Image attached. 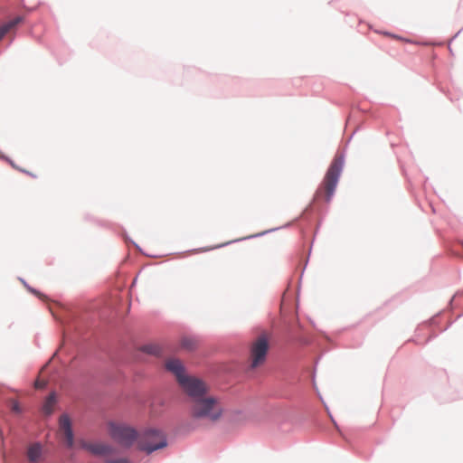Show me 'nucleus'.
Wrapping results in <instances>:
<instances>
[{
    "mask_svg": "<svg viewBox=\"0 0 463 463\" xmlns=\"http://www.w3.org/2000/svg\"><path fill=\"white\" fill-rule=\"evenodd\" d=\"M1 414H2V417H3L4 420H5L7 424H10L9 420H8V418H7V416H6V414H5V412L4 411V410H1Z\"/></svg>",
    "mask_w": 463,
    "mask_h": 463,
    "instance_id": "40",
    "label": "nucleus"
},
{
    "mask_svg": "<svg viewBox=\"0 0 463 463\" xmlns=\"http://www.w3.org/2000/svg\"><path fill=\"white\" fill-rule=\"evenodd\" d=\"M463 298V288L462 289H459L458 290L454 295L453 297L449 299V305H448V307L449 308L450 311L454 310L455 308L458 307L459 305L458 304H456L455 303V298Z\"/></svg>",
    "mask_w": 463,
    "mask_h": 463,
    "instance_id": "26",
    "label": "nucleus"
},
{
    "mask_svg": "<svg viewBox=\"0 0 463 463\" xmlns=\"http://www.w3.org/2000/svg\"><path fill=\"white\" fill-rule=\"evenodd\" d=\"M144 439L148 438H158L160 440L157 443L147 441L139 446V449L145 451L147 455H151L154 452L164 449L168 447L169 442L165 433L158 428H144L139 434Z\"/></svg>",
    "mask_w": 463,
    "mask_h": 463,
    "instance_id": "6",
    "label": "nucleus"
},
{
    "mask_svg": "<svg viewBox=\"0 0 463 463\" xmlns=\"http://www.w3.org/2000/svg\"><path fill=\"white\" fill-rule=\"evenodd\" d=\"M303 272H304V270L301 272V274L299 276V279H298V289H297V298H299V294H300L301 280H302Z\"/></svg>",
    "mask_w": 463,
    "mask_h": 463,
    "instance_id": "38",
    "label": "nucleus"
},
{
    "mask_svg": "<svg viewBox=\"0 0 463 463\" xmlns=\"http://www.w3.org/2000/svg\"><path fill=\"white\" fill-rule=\"evenodd\" d=\"M194 402L197 406L192 416L194 420H208L216 423L224 414V408L218 405V399L215 396H203Z\"/></svg>",
    "mask_w": 463,
    "mask_h": 463,
    "instance_id": "4",
    "label": "nucleus"
},
{
    "mask_svg": "<svg viewBox=\"0 0 463 463\" xmlns=\"http://www.w3.org/2000/svg\"><path fill=\"white\" fill-rule=\"evenodd\" d=\"M355 132H356V130H355V131H354V132L352 133V135H351V137H350V138H352V137H353V136H354V133H355Z\"/></svg>",
    "mask_w": 463,
    "mask_h": 463,
    "instance_id": "47",
    "label": "nucleus"
},
{
    "mask_svg": "<svg viewBox=\"0 0 463 463\" xmlns=\"http://www.w3.org/2000/svg\"><path fill=\"white\" fill-rule=\"evenodd\" d=\"M106 463H129V460L126 458H109Z\"/></svg>",
    "mask_w": 463,
    "mask_h": 463,
    "instance_id": "35",
    "label": "nucleus"
},
{
    "mask_svg": "<svg viewBox=\"0 0 463 463\" xmlns=\"http://www.w3.org/2000/svg\"><path fill=\"white\" fill-rule=\"evenodd\" d=\"M56 402H57V395L54 392H52L48 395V398H47V401L45 402V403H50L53 406Z\"/></svg>",
    "mask_w": 463,
    "mask_h": 463,
    "instance_id": "34",
    "label": "nucleus"
},
{
    "mask_svg": "<svg viewBox=\"0 0 463 463\" xmlns=\"http://www.w3.org/2000/svg\"><path fill=\"white\" fill-rule=\"evenodd\" d=\"M112 436L124 447L130 448L137 439L139 433L132 426L124 423L111 422Z\"/></svg>",
    "mask_w": 463,
    "mask_h": 463,
    "instance_id": "7",
    "label": "nucleus"
},
{
    "mask_svg": "<svg viewBox=\"0 0 463 463\" xmlns=\"http://www.w3.org/2000/svg\"><path fill=\"white\" fill-rule=\"evenodd\" d=\"M144 351L149 354H158L160 348L156 345L147 344L144 346Z\"/></svg>",
    "mask_w": 463,
    "mask_h": 463,
    "instance_id": "30",
    "label": "nucleus"
},
{
    "mask_svg": "<svg viewBox=\"0 0 463 463\" xmlns=\"http://www.w3.org/2000/svg\"><path fill=\"white\" fill-rule=\"evenodd\" d=\"M183 345H184V347H186V348H190V349H192V348H194V340H192V339L185 338V339H184V341H183Z\"/></svg>",
    "mask_w": 463,
    "mask_h": 463,
    "instance_id": "36",
    "label": "nucleus"
},
{
    "mask_svg": "<svg viewBox=\"0 0 463 463\" xmlns=\"http://www.w3.org/2000/svg\"><path fill=\"white\" fill-rule=\"evenodd\" d=\"M137 281V277H136L133 281H132V284H131V287H135L136 286V283Z\"/></svg>",
    "mask_w": 463,
    "mask_h": 463,
    "instance_id": "44",
    "label": "nucleus"
},
{
    "mask_svg": "<svg viewBox=\"0 0 463 463\" xmlns=\"http://www.w3.org/2000/svg\"><path fill=\"white\" fill-rule=\"evenodd\" d=\"M0 160L7 163L13 169H18V165L7 155L0 150Z\"/></svg>",
    "mask_w": 463,
    "mask_h": 463,
    "instance_id": "28",
    "label": "nucleus"
},
{
    "mask_svg": "<svg viewBox=\"0 0 463 463\" xmlns=\"http://www.w3.org/2000/svg\"><path fill=\"white\" fill-rule=\"evenodd\" d=\"M98 307L92 303L69 304L58 302L50 312L60 332L59 352L66 358L58 357L51 369V373L59 375L70 371H81L82 363L90 354L81 339V334L91 327L94 312Z\"/></svg>",
    "mask_w": 463,
    "mask_h": 463,
    "instance_id": "1",
    "label": "nucleus"
},
{
    "mask_svg": "<svg viewBox=\"0 0 463 463\" xmlns=\"http://www.w3.org/2000/svg\"><path fill=\"white\" fill-rule=\"evenodd\" d=\"M345 163V151H337L335 157L330 163L324 180L327 182L326 184V193L325 201L326 204H329L337 189L344 167Z\"/></svg>",
    "mask_w": 463,
    "mask_h": 463,
    "instance_id": "3",
    "label": "nucleus"
},
{
    "mask_svg": "<svg viewBox=\"0 0 463 463\" xmlns=\"http://www.w3.org/2000/svg\"><path fill=\"white\" fill-rule=\"evenodd\" d=\"M302 341H303L304 343H309V341H310V340L305 337V338H303V339H302Z\"/></svg>",
    "mask_w": 463,
    "mask_h": 463,
    "instance_id": "46",
    "label": "nucleus"
},
{
    "mask_svg": "<svg viewBox=\"0 0 463 463\" xmlns=\"http://www.w3.org/2000/svg\"><path fill=\"white\" fill-rule=\"evenodd\" d=\"M444 311H439V313H437L435 316H433L432 317H430L429 320L420 324L416 330H415V337L416 338H420L421 335H423V333L422 331L424 329H428L430 330V335L429 336L426 338V340L424 341V345L428 344L430 341H431L432 339L436 338L438 336V334L437 333H434L432 330L434 328H438L439 326V324H440V317L443 315Z\"/></svg>",
    "mask_w": 463,
    "mask_h": 463,
    "instance_id": "11",
    "label": "nucleus"
},
{
    "mask_svg": "<svg viewBox=\"0 0 463 463\" xmlns=\"http://www.w3.org/2000/svg\"><path fill=\"white\" fill-rule=\"evenodd\" d=\"M43 411L47 417H51L53 414V406L50 403H44Z\"/></svg>",
    "mask_w": 463,
    "mask_h": 463,
    "instance_id": "33",
    "label": "nucleus"
},
{
    "mask_svg": "<svg viewBox=\"0 0 463 463\" xmlns=\"http://www.w3.org/2000/svg\"><path fill=\"white\" fill-rule=\"evenodd\" d=\"M376 33H379V34L384 35V36H388V37L396 39V40L401 41L402 43H412V44L419 45V46H430V45H433L434 44V43L431 42V41H427V40H424V41L411 40V39L405 38V37H403L402 35L391 33L389 31H376Z\"/></svg>",
    "mask_w": 463,
    "mask_h": 463,
    "instance_id": "15",
    "label": "nucleus"
},
{
    "mask_svg": "<svg viewBox=\"0 0 463 463\" xmlns=\"http://www.w3.org/2000/svg\"><path fill=\"white\" fill-rule=\"evenodd\" d=\"M376 33H379V34L384 35V36H388V37L396 39V40L401 41L402 43H412V44L419 45V46H430V45H433L434 44V43L431 42V41H427V40H424V41L411 40V39L405 38V37H403L402 35L391 33L389 31H376Z\"/></svg>",
    "mask_w": 463,
    "mask_h": 463,
    "instance_id": "16",
    "label": "nucleus"
},
{
    "mask_svg": "<svg viewBox=\"0 0 463 463\" xmlns=\"http://www.w3.org/2000/svg\"><path fill=\"white\" fill-rule=\"evenodd\" d=\"M180 385L186 391L187 395L192 398L194 402L205 396L207 392L205 383L197 377L189 375L180 383Z\"/></svg>",
    "mask_w": 463,
    "mask_h": 463,
    "instance_id": "9",
    "label": "nucleus"
},
{
    "mask_svg": "<svg viewBox=\"0 0 463 463\" xmlns=\"http://www.w3.org/2000/svg\"><path fill=\"white\" fill-rule=\"evenodd\" d=\"M165 368L176 376L179 383L189 376V374L186 373L184 364L179 359L174 358L168 360L165 364Z\"/></svg>",
    "mask_w": 463,
    "mask_h": 463,
    "instance_id": "13",
    "label": "nucleus"
},
{
    "mask_svg": "<svg viewBox=\"0 0 463 463\" xmlns=\"http://www.w3.org/2000/svg\"><path fill=\"white\" fill-rule=\"evenodd\" d=\"M323 356V354L317 359L316 361V365H315V369H314V376H313V381H315V374H316V371H317V365L319 362V360L322 358ZM314 385H315V388L318 393V396H319V399L321 400L323 405L325 406L326 411H327V414L335 427V433L336 435L345 442V445L342 446V448L344 449H346L350 451H352L353 453L356 454V455H360L361 452H360V448H359V437L356 433L351 431L349 433H346L345 431H343L340 427L338 426L337 422L335 421V418L333 417L332 413L330 412V410L328 408V406L326 405V403L325 402L323 397L321 396V394L319 393L318 392V389L316 385V382H314Z\"/></svg>",
    "mask_w": 463,
    "mask_h": 463,
    "instance_id": "5",
    "label": "nucleus"
},
{
    "mask_svg": "<svg viewBox=\"0 0 463 463\" xmlns=\"http://www.w3.org/2000/svg\"><path fill=\"white\" fill-rule=\"evenodd\" d=\"M24 11L22 14H14V6L7 1L0 0V41L10 33V40L7 46L11 45L17 35L15 26L23 24L27 27L30 33L33 32V25L28 20V15L33 12L34 8L22 4Z\"/></svg>",
    "mask_w": 463,
    "mask_h": 463,
    "instance_id": "2",
    "label": "nucleus"
},
{
    "mask_svg": "<svg viewBox=\"0 0 463 463\" xmlns=\"http://www.w3.org/2000/svg\"><path fill=\"white\" fill-rule=\"evenodd\" d=\"M0 439H1V449H0V454H1V457H2V459L5 461V463H6V458L8 457V453L6 451V449H5V434H4V430H2V428L0 427Z\"/></svg>",
    "mask_w": 463,
    "mask_h": 463,
    "instance_id": "25",
    "label": "nucleus"
},
{
    "mask_svg": "<svg viewBox=\"0 0 463 463\" xmlns=\"http://www.w3.org/2000/svg\"><path fill=\"white\" fill-rule=\"evenodd\" d=\"M82 449L88 450L94 455H110L115 452L112 445L101 442H89L81 439L80 442Z\"/></svg>",
    "mask_w": 463,
    "mask_h": 463,
    "instance_id": "12",
    "label": "nucleus"
},
{
    "mask_svg": "<svg viewBox=\"0 0 463 463\" xmlns=\"http://www.w3.org/2000/svg\"><path fill=\"white\" fill-rule=\"evenodd\" d=\"M268 348H269L268 340L265 337H262L258 343L256 352H259L262 354L267 355Z\"/></svg>",
    "mask_w": 463,
    "mask_h": 463,
    "instance_id": "27",
    "label": "nucleus"
},
{
    "mask_svg": "<svg viewBox=\"0 0 463 463\" xmlns=\"http://www.w3.org/2000/svg\"><path fill=\"white\" fill-rule=\"evenodd\" d=\"M106 305L113 312H123L124 307H126V312H129L131 308L129 292H124L123 289L117 291L111 296Z\"/></svg>",
    "mask_w": 463,
    "mask_h": 463,
    "instance_id": "10",
    "label": "nucleus"
},
{
    "mask_svg": "<svg viewBox=\"0 0 463 463\" xmlns=\"http://www.w3.org/2000/svg\"><path fill=\"white\" fill-rule=\"evenodd\" d=\"M61 425L65 432L66 445L69 448H72L75 443L74 432L72 430V424L69 414L64 413L61 417Z\"/></svg>",
    "mask_w": 463,
    "mask_h": 463,
    "instance_id": "14",
    "label": "nucleus"
},
{
    "mask_svg": "<svg viewBox=\"0 0 463 463\" xmlns=\"http://www.w3.org/2000/svg\"><path fill=\"white\" fill-rule=\"evenodd\" d=\"M320 334H321V339H317V340H315V342H316V345H317V347L323 348L324 347L323 342L331 343L332 338L326 332H320Z\"/></svg>",
    "mask_w": 463,
    "mask_h": 463,
    "instance_id": "29",
    "label": "nucleus"
},
{
    "mask_svg": "<svg viewBox=\"0 0 463 463\" xmlns=\"http://www.w3.org/2000/svg\"><path fill=\"white\" fill-rule=\"evenodd\" d=\"M448 49H449V52L451 55H453V50L451 48V45H449V43L448 44Z\"/></svg>",
    "mask_w": 463,
    "mask_h": 463,
    "instance_id": "43",
    "label": "nucleus"
},
{
    "mask_svg": "<svg viewBox=\"0 0 463 463\" xmlns=\"http://www.w3.org/2000/svg\"><path fill=\"white\" fill-rule=\"evenodd\" d=\"M17 171L21 172V173H24L26 169L24 168H22L18 165V169H16Z\"/></svg>",
    "mask_w": 463,
    "mask_h": 463,
    "instance_id": "45",
    "label": "nucleus"
},
{
    "mask_svg": "<svg viewBox=\"0 0 463 463\" xmlns=\"http://www.w3.org/2000/svg\"><path fill=\"white\" fill-rule=\"evenodd\" d=\"M266 358L265 354H262L259 352H255V355L251 364L252 367H257L260 363H262Z\"/></svg>",
    "mask_w": 463,
    "mask_h": 463,
    "instance_id": "32",
    "label": "nucleus"
},
{
    "mask_svg": "<svg viewBox=\"0 0 463 463\" xmlns=\"http://www.w3.org/2000/svg\"><path fill=\"white\" fill-rule=\"evenodd\" d=\"M43 455V447L40 441L33 443L28 449V458L32 462L39 461Z\"/></svg>",
    "mask_w": 463,
    "mask_h": 463,
    "instance_id": "20",
    "label": "nucleus"
},
{
    "mask_svg": "<svg viewBox=\"0 0 463 463\" xmlns=\"http://www.w3.org/2000/svg\"><path fill=\"white\" fill-rule=\"evenodd\" d=\"M307 211L308 206L306 207L301 215L297 218V221H298L300 218L303 219V222L298 225V229L303 240H306L307 236V230L312 226L313 223V215L311 213H307Z\"/></svg>",
    "mask_w": 463,
    "mask_h": 463,
    "instance_id": "17",
    "label": "nucleus"
},
{
    "mask_svg": "<svg viewBox=\"0 0 463 463\" xmlns=\"http://www.w3.org/2000/svg\"><path fill=\"white\" fill-rule=\"evenodd\" d=\"M463 28H461L458 33H456L452 37L451 39L449 40V45H451L452 42L458 38V36L460 34V33L462 32Z\"/></svg>",
    "mask_w": 463,
    "mask_h": 463,
    "instance_id": "39",
    "label": "nucleus"
},
{
    "mask_svg": "<svg viewBox=\"0 0 463 463\" xmlns=\"http://www.w3.org/2000/svg\"><path fill=\"white\" fill-rule=\"evenodd\" d=\"M117 227L119 229V231L118 232V235L123 239V241L126 243L132 244L140 253H142L143 255H146V253L143 250V249L135 241H133L129 237V235L128 234L127 231L125 230L124 227H122L120 225H117Z\"/></svg>",
    "mask_w": 463,
    "mask_h": 463,
    "instance_id": "23",
    "label": "nucleus"
},
{
    "mask_svg": "<svg viewBox=\"0 0 463 463\" xmlns=\"http://www.w3.org/2000/svg\"><path fill=\"white\" fill-rule=\"evenodd\" d=\"M288 226H290L289 222L286 223L285 225L280 226V227H275V228L268 229V230H265V231L250 234V235H248V236H245V237H242V238L234 239V240H232V241H226V242H223V243L216 244V245H213V246L200 247V248H195V249L188 250H185V251L182 252L181 254H191V253L207 252V251H210V250H216V249H221V248L226 247V246L231 245L232 243H236V242H240V241H247V240H251V239H255V238H260V237H262V236H264L266 234H269L270 232H273L275 231H278L279 229L286 228V227H288ZM175 254H178V253L176 252Z\"/></svg>",
    "mask_w": 463,
    "mask_h": 463,
    "instance_id": "8",
    "label": "nucleus"
},
{
    "mask_svg": "<svg viewBox=\"0 0 463 463\" xmlns=\"http://www.w3.org/2000/svg\"><path fill=\"white\" fill-rule=\"evenodd\" d=\"M327 212H328V207H327V206H326V205H321V206L319 207V214H320V217H319V219H318V221H317V226H316V228H315V230H314L313 238H312V240H311V241H310V247H309V250H308V256H309V255H310V253H311L312 246H313V243H314V241H315L316 236H317V234L318 231H319V229H320V226H321V224H322L323 219H324V217L326 215Z\"/></svg>",
    "mask_w": 463,
    "mask_h": 463,
    "instance_id": "21",
    "label": "nucleus"
},
{
    "mask_svg": "<svg viewBox=\"0 0 463 463\" xmlns=\"http://www.w3.org/2000/svg\"><path fill=\"white\" fill-rule=\"evenodd\" d=\"M196 429L195 424H194L192 421H182L179 424L175 425L172 429V434L173 436L176 437L179 435H185L192 431H194Z\"/></svg>",
    "mask_w": 463,
    "mask_h": 463,
    "instance_id": "19",
    "label": "nucleus"
},
{
    "mask_svg": "<svg viewBox=\"0 0 463 463\" xmlns=\"http://www.w3.org/2000/svg\"><path fill=\"white\" fill-rule=\"evenodd\" d=\"M449 381V387L454 389L455 395L452 399L460 398L463 399V378L459 376L449 377L445 372H441Z\"/></svg>",
    "mask_w": 463,
    "mask_h": 463,
    "instance_id": "18",
    "label": "nucleus"
},
{
    "mask_svg": "<svg viewBox=\"0 0 463 463\" xmlns=\"http://www.w3.org/2000/svg\"><path fill=\"white\" fill-rule=\"evenodd\" d=\"M462 316H463V312H462V313H460V314H458V315L456 317V318H455L454 320L450 321V322H449V323L445 327H443L442 329H440V332H445L446 330H448V329L452 326V324H453L456 320L459 319Z\"/></svg>",
    "mask_w": 463,
    "mask_h": 463,
    "instance_id": "37",
    "label": "nucleus"
},
{
    "mask_svg": "<svg viewBox=\"0 0 463 463\" xmlns=\"http://www.w3.org/2000/svg\"><path fill=\"white\" fill-rule=\"evenodd\" d=\"M409 341L413 342L416 345H420V344L416 338H411Z\"/></svg>",
    "mask_w": 463,
    "mask_h": 463,
    "instance_id": "42",
    "label": "nucleus"
},
{
    "mask_svg": "<svg viewBox=\"0 0 463 463\" xmlns=\"http://www.w3.org/2000/svg\"><path fill=\"white\" fill-rule=\"evenodd\" d=\"M10 406L13 412L16 415H21L23 412L22 406L17 401L10 400Z\"/></svg>",
    "mask_w": 463,
    "mask_h": 463,
    "instance_id": "31",
    "label": "nucleus"
},
{
    "mask_svg": "<svg viewBox=\"0 0 463 463\" xmlns=\"http://www.w3.org/2000/svg\"><path fill=\"white\" fill-rule=\"evenodd\" d=\"M19 280L22 282V284L27 289L28 292H30L31 294H33V296H35L36 298H38L42 301H49V297L47 295L43 293L38 288H33L31 285H29L24 279L19 278Z\"/></svg>",
    "mask_w": 463,
    "mask_h": 463,
    "instance_id": "22",
    "label": "nucleus"
},
{
    "mask_svg": "<svg viewBox=\"0 0 463 463\" xmlns=\"http://www.w3.org/2000/svg\"><path fill=\"white\" fill-rule=\"evenodd\" d=\"M24 174H25V175L33 177V178H36V175L32 173V172H30V171H28V170H25V172Z\"/></svg>",
    "mask_w": 463,
    "mask_h": 463,
    "instance_id": "41",
    "label": "nucleus"
},
{
    "mask_svg": "<svg viewBox=\"0 0 463 463\" xmlns=\"http://www.w3.org/2000/svg\"><path fill=\"white\" fill-rule=\"evenodd\" d=\"M83 220L88 222H92L99 227H109V223L103 220H100L90 213H86L83 215Z\"/></svg>",
    "mask_w": 463,
    "mask_h": 463,
    "instance_id": "24",
    "label": "nucleus"
}]
</instances>
